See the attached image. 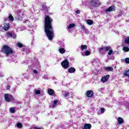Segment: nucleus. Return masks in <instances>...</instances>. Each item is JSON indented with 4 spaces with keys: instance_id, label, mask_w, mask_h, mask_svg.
<instances>
[{
    "instance_id": "79ce46f5",
    "label": "nucleus",
    "mask_w": 129,
    "mask_h": 129,
    "mask_svg": "<svg viewBox=\"0 0 129 129\" xmlns=\"http://www.w3.org/2000/svg\"><path fill=\"white\" fill-rule=\"evenodd\" d=\"M101 113H104V108H101Z\"/></svg>"
},
{
    "instance_id": "2f4dec72",
    "label": "nucleus",
    "mask_w": 129,
    "mask_h": 129,
    "mask_svg": "<svg viewBox=\"0 0 129 129\" xmlns=\"http://www.w3.org/2000/svg\"><path fill=\"white\" fill-rule=\"evenodd\" d=\"M17 45L18 47H19V48H22V47H23V44L20 43V42H18L17 43Z\"/></svg>"
},
{
    "instance_id": "3c124183",
    "label": "nucleus",
    "mask_w": 129,
    "mask_h": 129,
    "mask_svg": "<svg viewBox=\"0 0 129 129\" xmlns=\"http://www.w3.org/2000/svg\"><path fill=\"white\" fill-rule=\"evenodd\" d=\"M16 37H17V35H16L15 36V37H13V38L15 39V38H16Z\"/></svg>"
},
{
    "instance_id": "f3484780",
    "label": "nucleus",
    "mask_w": 129,
    "mask_h": 129,
    "mask_svg": "<svg viewBox=\"0 0 129 129\" xmlns=\"http://www.w3.org/2000/svg\"><path fill=\"white\" fill-rule=\"evenodd\" d=\"M74 27H75V24L71 23L68 26V29H72V28H74Z\"/></svg>"
},
{
    "instance_id": "a18cd8bd",
    "label": "nucleus",
    "mask_w": 129,
    "mask_h": 129,
    "mask_svg": "<svg viewBox=\"0 0 129 129\" xmlns=\"http://www.w3.org/2000/svg\"><path fill=\"white\" fill-rule=\"evenodd\" d=\"M81 29L82 30H85L86 28H85V26H84V25H82V27H81Z\"/></svg>"
},
{
    "instance_id": "20e7f679",
    "label": "nucleus",
    "mask_w": 129,
    "mask_h": 129,
    "mask_svg": "<svg viewBox=\"0 0 129 129\" xmlns=\"http://www.w3.org/2000/svg\"><path fill=\"white\" fill-rule=\"evenodd\" d=\"M5 99L6 101H7V102H10V101H13L14 97H13V96L10 94H6L5 95Z\"/></svg>"
},
{
    "instance_id": "603ef678",
    "label": "nucleus",
    "mask_w": 129,
    "mask_h": 129,
    "mask_svg": "<svg viewBox=\"0 0 129 129\" xmlns=\"http://www.w3.org/2000/svg\"><path fill=\"white\" fill-rule=\"evenodd\" d=\"M108 58L109 59H111V58H109V56H108Z\"/></svg>"
},
{
    "instance_id": "473e14b6",
    "label": "nucleus",
    "mask_w": 129,
    "mask_h": 129,
    "mask_svg": "<svg viewBox=\"0 0 129 129\" xmlns=\"http://www.w3.org/2000/svg\"><path fill=\"white\" fill-rule=\"evenodd\" d=\"M34 92L35 94H40L41 93V91L39 90H35Z\"/></svg>"
},
{
    "instance_id": "b1692460",
    "label": "nucleus",
    "mask_w": 129,
    "mask_h": 129,
    "mask_svg": "<svg viewBox=\"0 0 129 129\" xmlns=\"http://www.w3.org/2000/svg\"><path fill=\"white\" fill-rule=\"evenodd\" d=\"M42 10L46 11V10H47L48 8L47 6H46V3H43V5H42Z\"/></svg>"
},
{
    "instance_id": "37998d69",
    "label": "nucleus",
    "mask_w": 129,
    "mask_h": 129,
    "mask_svg": "<svg viewBox=\"0 0 129 129\" xmlns=\"http://www.w3.org/2000/svg\"><path fill=\"white\" fill-rule=\"evenodd\" d=\"M33 73H34V74H38V71H37V70H34Z\"/></svg>"
},
{
    "instance_id": "0eeeda50",
    "label": "nucleus",
    "mask_w": 129,
    "mask_h": 129,
    "mask_svg": "<svg viewBox=\"0 0 129 129\" xmlns=\"http://www.w3.org/2000/svg\"><path fill=\"white\" fill-rule=\"evenodd\" d=\"M109 78V75H107V76H105L104 77L101 78V82L102 83H104L108 81V79Z\"/></svg>"
},
{
    "instance_id": "4be33fe9",
    "label": "nucleus",
    "mask_w": 129,
    "mask_h": 129,
    "mask_svg": "<svg viewBox=\"0 0 129 129\" xmlns=\"http://www.w3.org/2000/svg\"><path fill=\"white\" fill-rule=\"evenodd\" d=\"M10 112H11V113H15V112L16 111V108L15 107L10 108Z\"/></svg>"
},
{
    "instance_id": "864d4df0",
    "label": "nucleus",
    "mask_w": 129,
    "mask_h": 129,
    "mask_svg": "<svg viewBox=\"0 0 129 129\" xmlns=\"http://www.w3.org/2000/svg\"><path fill=\"white\" fill-rule=\"evenodd\" d=\"M126 22H129V21L128 20H126Z\"/></svg>"
},
{
    "instance_id": "de8ad7c7",
    "label": "nucleus",
    "mask_w": 129,
    "mask_h": 129,
    "mask_svg": "<svg viewBox=\"0 0 129 129\" xmlns=\"http://www.w3.org/2000/svg\"><path fill=\"white\" fill-rule=\"evenodd\" d=\"M10 88H11V86H8L7 87V89H10Z\"/></svg>"
},
{
    "instance_id": "a878e982",
    "label": "nucleus",
    "mask_w": 129,
    "mask_h": 129,
    "mask_svg": "<svg viewBox=\"0 0 129 129\" xmlns=\"http://www.w3.org/2000/svg\"><path fill=\"white\" fill-rule=\"evenodd\" d=\"M124 43L125 44H129V36L125 38Z\"/></svg>"
},
{
    "instance_id": "8fccbe9b",
    "label": "nucleus",
    "mask_w": 129,
    "mask_h": 129,
    "mask_svg": "<svg viewBox=\"0 0 129 129\" xmlns=\"http://www.w3.org/2000/svg\"><path fill=\"white\" fill-rule=\"evenodd\" d=\"M119 16L120 17H121V13H119Z\"/></svg>"
},
{
    "instance_id": "a19ab883",
    "label": "nucleus",
    "mask_w": 129,
    "mask_h": 129,
    "mask_svg": "<svg viewBox=\"0 0 129 129\" xmlns=\"http://www.w3.org/2000/svg\"><path fill=\"white\" fill-rule=\"evenodd\" d=\"M0 76L1 77H4V76H5V74L3 72H0Z\"/></svg>"
},
{
    "instance_id": "4468645a",
    "label": "nucleus",
    "mask_w": 129,
    "mask_h": 129,
    "mask_svg": "<svg viewBox=\"0 0 129 129\" xmlns=\"http://www.w3.org/2000/svg\"><path fill=\"white\" fill-rule=\"evenodd\" d=\"M76 71V70L74 68H70L68 69V72L69 73H74Z\"/></svg>"
},
{
    "instance_id": "a211bd4d",
    "label": "nucleus",
    "mask_w": 129,
    "mask_h": 129,
    "mask_svg": "<svg viewBox=\"0 0 129 129\" xmlns=\"http://www.w3.org/2000/svg\"><path fill=\"white\" fill-rule=\"evenodd\" d=\"M122 50H123V52H128L129 48L127 46H124L122 48Z\"/></svg>"
},
{
    "instance_id": "f03ea898",
    "label": "nucleus",
    "mask_w": 129,
    "mask_h": 129,
    "mask_svg": "<svg viewBox=\"0 0 129 129\" xmlns=\"http://www.w3.org/2000/svg\"><path fill=\"white\" fill-rule=\"evenodd\" d=\"M2 52L5 53L6 54V56L8 57L10 54H13V50L12 48L9 47L8 45H4L3 46Z\"/></svg>"
},
{
    "instance_id": "cd10ccee",
    "label": "nucleus",
    "mask_w": 129,
    "mask_h": 129,
    "mask_svg": "<svg viewBox=\"0 0 129 129\" xmlns=\"http://www.w3.org/2000/svg\"><path fill=\"white\" fill-rule=\"evenodd\" d=\"M63 96L64 97H66V98H68V96H69V93L68 92L65 91L63 94Z\"/></svg>"
},
{
    "instance_id": "423d86ee",
    "label": "nucleus",
    "mask_w": 129,
    "mask_h": 129,
    "mask_svg": "<svg viewBox=\"0 0 129 129\" xmlns=\"http://www.w3.org/2000/svg\"><path fill=\"white\" fill-rule=\"evenodd\" d=\"M116 10V9L115 8V7L112 6H110L109 8L106 9L104 11V12L105 13V14H108L109 12H115Z\"/></svg>"
},
{
    "instance_id": "c756f323",
    "label": "nucleus",
    "mask_w": 129,
    "mask_h": 129,
    "mask_svg": "<svg viewBox=\"0 0 129 129\" xmlns=\"http://www.w3.org/2000/svg\"><path fill=\"white\" fill-rule=\"evenodd\" d=\"M17 126L18 128H22L23 127V124L21 123H18Z\"/></svg>"
},
{
    "instance_id": "9b49d317",
    "label": "nucleus",
    "mask_w": 129,
    "mask_h": 129,
    "mask_svg": "<svg viewBox=\"0 0 129 129\" xmlns=\"http://www.w3.org/2000/svg\"><path fill=\"white\" fill-rule=\"evenodd\" d=\"M82 56H89L90 55V51L86 50L85 53L83 52H81Z\"/></svg>"
},
{
    "instance_id": "7ed1b4c3",
    "label": "nucleus",
    "mask_w": 129,
    "mask_h": 129,
    "mask_svg": "<svg viewBox=\"0 0 129 129\" xmlns=\"http://www.w3.org/2000/svg\"><path fill=\"white\" fill-rule=\"evenodd\" d=\"M98 4V2L97 0H90L89 4V8L91 10H93L94 8H95L96 6H97Z\"/></svg>"
},
{
    "instance_id": "ddd939ff",
    "label": "nucleus",
    "mask_w": 129,
    "mask_h": 129,
    "mask_svg": "<svg viewBox=\"0 0 129 129\" xmlns=\"http://www.w3.org/2000/svg\"><path fill=\"white\" fill-rule=\"evenodd\" d=\"M104 69L106 71H113V68L112 67H104Z\"/></svg>"
},
{
    "instance_id": "f257e3e1",
    "label": "nucleus",
    "mask_w": 129,
    "mask_h": 129,
    "mask_svg": "<svg viewBox=\"0 0 129 129\" xmlns=\"http://www.w3.org/2000/svg\"><path fill=\"white\" fill-rule=\"evenodd\" d=\"M52 22H53L52 18H50L48 16L45 17L44 31L48 40L50 41H52L54 37V31H53V27H52Z\"/></svg>"
},
{
    "instance_id": "f704fd0d",
    "label": "nucleus",
    "mask_w": 129,
    "mask_h": 129,
    "mask_svg": "<svg viewBox=\"0 0 129 129\" xmlns=\"http://www.w3.org/2000/svg\"><path fill=\"white\" fill-rule=\"evenodd\" d=\"M35 67L37 68H40V63H39V62H37L36 63H35Z\"/></svg>"
},
{
    "instance_id": "e433bc0d",
    "label": "nucleus",
    "mask_w": 129,
    "mask_h": 129,
    "mask_svg": "<svg viewBox=\"0 0 129 129\" xmlns=\"http://www.w3.org/2000/svg\"><path fill=\"white\" fill-rule=\"evenodd\" d=\"M7 35H8V37H10L11 38H12L13 37V34H12V33L8 32L7 33Z\"/></svg>"
},
{
    "instance_id": "09e8293b",
    "label": "nucleus",
    "mask_w": 129,
    "mask_h": 129,
    "mask_svg": "<svg viewBox=\"0 0 129 129\" xmlns=\"http://www.w3.org/2000/svg\"><path fill=\"white\" fill-rule=\"evenodd\" d=\"M34 129H41V128H39L38 127H34Z\"/></svg>"
},
{
    "instance_id": "6e6552de",
    "label": "nucleus",
    "mask_w": 129,
    "mask_h": 129,
    "mask_svg": "<svg viewBox=\"0 0 129 129\" xmlns=\"http://www.w3.org/2000/svg\"><path fill=\"white\" fill-rule=\"evenodd\" d=\"M58 51L60 53V54H64V53L66 52V50H65V48L61 47H59Z\"/></svg>"
},
{
    "instance_id": "39448f33",
    "label": "nucleus",
    "mask_w": 129,
    "mask_h": 129,
    "mask_svg": "<svg viewBox=\"0 0 129 129\" xmlns=\"http://www.w3.org/2000/svg\"><path fill=\"white\" fill-rule=\"evenodd\" d=\"M61 65L64 69H68L69 68V62L67 60H63L61 63Z\"/></svg>"
},
{
    "instance_id": "5701e85b",
    "label": "nucleus",
    "mask_w": 129,
    "mask_h": 129,
    "mask_svg": "<svg viewBox=\"0 0 129 129\" xmlns=\"http://www.w3.org/2000/svg\"><path fill=\"white\" fill-rule=\"evenodd\" d=\"M124 76H126L129 78V70L128 71H126L124 73H123Z\"/></svg>"
},
{
    "instance_id": "72a5a7b5",
    "label": "nucleus",
    "mask_w": 129,
    "mask_h": 129,
    "mask_svg": "<svg viewBox=\"0 0 129 129\" xmlns=\"http://www.w3.org/2000/svg\"><path fill=\"white\" fill-rule=\"evenodd\" d=\"M105 48V50L106 51H109L110 50V46H107V47H104Z\"/></svg>"
},
{
    "instance_id": "49530a36",
    "label": "nucleus",
    "mask_w": 129,
    "mask_h": 129,
    "mask_svg": "<svg viewBox=\"0 0 129 129\" xmlns=\"http://www.w3.org/2000/svg\"><path fill=\"white\" fill-rule=\"evenodd\" d=\"M27 53H29L30 52V48H27Z\"/></svg>"
},
{
    "instance_id": "c9c22d12",
    "label": "nucleus",
    "mask_w": 129,
    "mask_h": 129,
    "mask_svg": "<svg viewBox=\"0 0 129 129\" xmlns=\"http://www.w3.org/2000/svg\"><path fill=\"white\" fill-rule=\"evenodd\" d=\"M112 53H113V51H112L111 49H110L108 52V55H111Z\"/></svg>"
},
{
    "instance_id": "1a4fd4ad",
    "label": "nucleus",
    "mask_w": 129,
    "mask_h": 129,
    "mask_svg": "<svg viewBox=\"0 0 129 129\" xmlns=\"http://www.w3.org/2000/svg\"><path fill=\"white\" fill-rule=\"evenodd\" d=\"M93 95V91H88L86 92V96L87 97H91Z\"/></svg>"
},
{
    "instance_id": "393cba45",
    "label": "nucleus",
    "mask_w": 129,
    "mask_h": 129,
    "mask_svg": "<svg viewBox=\"0 0 129 129\" xmlns=\"http://www.w3.org/2000/svg\"><path fill=\"white\" fill-rule=\"evenodd\" d=\"M48 94H49L50 95H53L54 94V91L52 89H49L48 91Z\"/></svg>"
},
{
    "instance_id": "c85d7f7f",
    "label": "nucleus",
    "mask_w": 129,
    "mask_h": 129,
    "mask_svg": "<svg viewBox=\"0 0 129 129\" xmlns=\"http://www.w3.org/2000/svg\"><path fill=\"white\" fill-rule=\"evenodd\" d=\"M57 103H58V101L57 100H54L53 101V104L52 105L53 107H55L56 105H57Z\"/></svg>"
},
{
    "instance_id": "bb28decb",
    "label": "nucleus",
    "mask_w": 129,
    "mask_h": 129,
    "mask_svg": "<svg viewBox=\"0 0 129 129\" xmlns=\"http://www.w3.org/2000/svg\"><path fill=\"white\" fill-rule=\"evenodd\" d=\"M95 111V108L93 107H91L90 109V112L91 113H93Z\"/></svg>"
},
{
    "instance_id": "ea45409f",
    "label": "nucleus",
    "mask_w": 129,
    "mask_h": 129,
    "mask_svg": "<svg viewBox=\"0 0 129 129\" xmlns=\"http://www.w3.org/2000/svg\"><path fill=\"white\" fill-rule=\"evenodd\" d=\"M84 31H85L86 34H88V33H89V31H88V29H87V28L84 29Z\"/></svg>"
},
{
    "instance_id": "6ab92c4d",
    "label": "nucleus",
    "mask_w": 129,
    "mask_h": 129,
    "mask_svg": "<svg viewBox=\"0 0 129 129\" xmlns=\"http://www.w3.org/2000/svg\"><path fill=\"white\" fill-rule=\"evenodd\" d=\"M117 120L120 124L123 122V119L120 117H118Z\"/></svg>"
},
{
    "instance_id": "f8f14e48",
    "label": "nucleus",
    "mask_w": 129,
    "mask_h": 129,
    "mask_svg": "<svg viewBox=\"0 0 129 129\" xmlns=\"http://www.w3.org/2000/svg\"><path fill=\"white\" fill-rule=\"evenodd\" d=\"M99 52L100 54H105V48L104 47H101L99 50Z\"/></svg>"
},
{
    "instance_id": "9d476101",
    "label": "nucleus",
    "mask_w": 129,
    "mask_h": 129,
    "mask_svg": "<svg viewBox=\"0 0 129 129\" xmlns=\"http://www.w3.org/2000/svg\"><path fill=\"white\" fill-rule=\"evenodd\" d=\"M3 28L4 29L5 31H8V30L10 29V23L4 24Z\"/></svg>"
},
{
    "instance_id": "2eb2a0df",
    "label": "nucleus",
    "mask_w": 129,
    "mask_h": 129,
    "mask_svg": "<svg viewBox=\"0 0 129 129\" xmlns=\"http://www.w3.org/2000/svg\"><path fill=\"white\" fill-rule=\"evenodd\" d=\"M91 126L90 124H85L83 127V129H90L91 128Z\"/></svg>"
},
{
    "instance_id": "4c0bfd02",
    "label": "nucleus",
    "mask_w": 129,
    "mask_h": 129,
    "mask_svg": "<svg viewBox=\"0 0 129 129\" xmlns=\"http://www.w3.org/2000/svg\"><path fill=\"white\" fill-rule=\"evenodd\" d=\"M124 61H125V63H129V58L127 57V58H125Z\"/></svg>"
},
{
    "instance_id": "412c9836",
    "label": "nucleus",
    "mask_w": 129,
    "mask_h": 129,
    "mask_svg": "<svg viewBox=\"0 0 129 129\" xmlns=\"http://www.w3.org/2000/svg\"><path fill=\"white\" fill-rule=\"evenodd\" d=\"M85 49H87V45H82L81 46V51H83V50H85Z\"/></svg>"
},
{
    "instance_id": "58836bf2",
    "label": "nucleus",
    "mask_w": 129,
    "mask_h": 129,
    "mask_svg": "<svg viewBox=\"0 0 129 129\" xmlns=\"http://www.w3.org/2000/svg\"><path fill=\"white\" fill-rule=\"evenodd\" d=\"M43 78H44V79H49V77L48 76V75H45L43 76Z\"/></svg>"
},
{
    "instance_id": "aec40b11",
    "label": "nucleus",
    "mask_w": 129,
    "mask_h": 129,
    "mask_svg": "<svg viewBox=\"0 0 129 129\" xmlns=\"http://www.w3.org/2000/svg\"><path fill=\"white\" fill-rule=\"evenodd\" d=\"M17 15H18V16H19V17H20L21 18H22V17H23L24 16V12L19 11Z\"/></svg>"
},
{
    "instance_id": "c03bdc74",
    "label": "nucleus",
    "mask_w": 129,
    "mask_h": 129,
    "mask_svg": "<svg viewBox=\"0 0 129 129\" xmlns=\"http://www.w3.org/2000/svg\"><path fill=\"white\" fill-rule=\"evenodd\" d=\"M76 14H80V10L76 11Z\"/></svg>"
},
{
    "instance_id": "7c9ffc66",
    "label": "nucleus",
    "mask_w": 129,
    "mask_h": 129,
    "mask_svg": "<svg viewBox=\"0 0 129 129\" xmlns=\"http://www.w3.org/2000/svg\"><path fill=\"white\" fill-rule=\"evenodd\" d=\"M9 19L11 22H13L14 21V17L12 15H10L9 16Z\"/></svg>"
},
{
    "instance_id": "dca6fc26",
    "label": "nucleus",
    "mask_w": 129,
    "mask_h": 129,
    "mask_svg": "<svg viewBox=\"0 0 129 129\" xmlns=\"http://www.w3.org/2000/svg\"><path fill=\"white\" fill-rule=\"evenodd\" d=\"M86 23H87V24H88V25L91 26V25H92V24H93V21L89 19V20H87Z\"/></svg>"
}]
</instances>
